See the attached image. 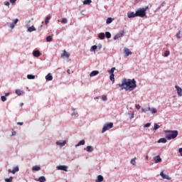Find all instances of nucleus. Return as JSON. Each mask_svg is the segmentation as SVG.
Here are the masks:
<instances>
[{"label": "nucleus", "instance_id": "nucleus-1", "mask_svg": "<svg viewBox=\"0 0 182 182\" xmlns=\"http://www.w3.org/2000/svg\"><path fill=\"white\" fill-rule=\"evenodd\" d=\"M119 87H122V90L123 89L126 90H134L136 87H137V85L136 84V80H127L123 79L121 84H118Z\"/></svg>", "mask_w": 182, "mask_h": 182}, {"label": "nucleus", "instance_id": "nucleus-2", "mask_svg": "<svg viewBox=\"0 0 182 182\" xmlns=\"http://www.w3.org/2000/svg\"><path fill=\"white\" fill-rule=\"evenodd\" d=\"M165 136L167 140H172L173 139H176L177 136H178V131L177 130H166L164 131Z\"/></svg>", "mask_w": 182, "mask_h": 182}, {"label": "nucleus", "instance_id": "nucleus-3", "mask_svg": "<svg viewBox=\"0 0 182 182\" xmlns=\"http://www.w3.org/2000/svg\"><path fill=\"white\" fill-rule=\"evenodd\" d=\"M146 9H139L136 11V16H139V18H144L146 15Z\"/></svg>", "mask_w": 182, "mask_h": 182}, {"label": "nucleus", "instance_id": "nucleus-4", "mask_svg": "<svg viewBox=\"0 0 182 182\" xmlns=\"http://www.w3.org/2000/svg\"><path fill=\"white\" fill-rule=\"evenodd\" d=\"M112 127H113L112 122L107 123L105 125H104L102 133H105V132L109 130V129H112Z\"/></svg>", "mask_w": 182, "mask_h": 182}, {"label": "nucleus", "instance_id": "nucleus-5", "mask_svg": "<svg viewBox=\"0 0 182 182\" xmlns=\"http://www.w3.org/2000/svg\"><path fill=\"white\" fill-rule=\"evenodd\" d=\"M124 35V31H120L119 33H117L114 36V41L119 39V38H122Z\"/></svg>", "mask_w": 182, "mask_h": 182}, {"label": "nucleus", "instance_id": "nucleus-6", "mask_svg": "<svg viewBox=\"0 0 182 182\" xmlns=\"http://www.w3.org/2000/svg\"><path fill=\"white\" fill-rule=\"evenodd\" d=\"M70 56V54L68 52H66V50H63V53L61 54V58H66L67 59H69V57Z\"/></svg>", "mask_w": 182, "mask_h": 182}, {"label": "nucleus", "instance_id": "nucleus-7", "mask_svg": "<svg viewBox=\"0 0 182 182\" xmlns=\"http://www.w3.org/2000/svg\"><path fill=\"white\" fill-rule=\"evenodd\" d=\"M160 176L162 177V178H164L166 180H171V178H170V176H168V175L164 174V171H162L160 173Z\"/></svg>", "mask_w": 182, "mask_h": 182}, {"label": "nucleus", "instance_id": "nucleus-8", "mask_svg": "<svg viewBox=\"0 0 182 182\" xmlns=\"http://www.w3.org/2000/svg\"><path fill=\"white\" fill-rule=\"evenodd\" d=\"M175 88L177 90L178 96H179L181 97L182 96V89H181V87H178V85H176Z\"/></svg>", "mask_w": 182, "mask_h": 182}, {"label": "nucleus", "instance_id": "nucleus-9", "mask_svg": "<svg viewBox=\"0 0 182 182\" xmlns=\"http://www.w3.org/2000/svg\"><path fill=\"white\" fill-rule=\"evenodd\" d=\"M124 53H125V56H129V55H132V52L130 50V49L127 48H124Z\"/></svg>", "mask_w": 182, "mask_h": 182}, {"label": "nucleus", "instance_id": "nucleus-10", "mask_svg": "<svg viewBox=\"0 0 182 182\" xmlns=\"http://www.w3.org/2000/svg\"><path fill=\"white\" fill-rule=\"evenodd\" d=\"M9 173H11L12 174H15L17 171H19V167L16 166L13 170L9 169Z\"/></svg>", "mask_w": 182, "mask_h": 182}, {"label": "nucleus", "instance_id": "nucleus-11", "mask_svg": "<svg viewBox=\"0 0 182 182\" xmlns=\"http://www.w3.org/2000/svg\"><path fill=\"white\" fill-rule=\"evenodd\" d=\"M154 160L156 164H157V163H161V158L159 155L155 156Z\"/></svg>", "mask_w": 182, "mask_h": 182}, {"label": "nucleus", "instance_id": "nucleus-12", "mask_svg": "<svg viewBox=\"0 0 182 182\" xmlns=\"http://www.w3.org/2000/svg\"><path fill=\"white\" fill-rule=\"evenodd\" d=\"M58 170H62L63 171H68V166H57Z\"/></svg>", "mask_w": 182, "mask_h": 182}, {"label": "nucleus", "instance_id": "nucleus-13", "mask_svg": "<svg viewBox=\"0 0 182 182\" xmlns=\"http://www.w3.org/2000/svg\"><path fill=\"white\" fill-rule=\"evenodd\" d=\"M33 56H34V58H39V56H41V52L39 50H34L33 52Z\"/></svg>", "mask_w": 182, "mask_h": 182}, {"label": "nucleus", "instance_id": "nucleus-14", "mask_svg": "<svg viewBox=\"0 0 182 182\" xmlns=\"http://www.w3.org/2000/svg\"><path fill=\"white\" fill-rule=\"evenodd\" d=\"M128 18H136L137 16L136 14L134 12H131L127 14Z\"/></svg>", "mask_w": 182, "mask_h": 182}, {"label": "nucleus", "instance_id": "nucleus-15", "mask_svg": "<svg viewBox=\"0 0 182 182\" xmlns=\"http://www.w3.org/2000/svg\"><path fill=\"white\" fill-rule=\"evenodd\" d=\"M99 73L98 70H93L90 74V77H93V76H97V74Z\"/></svg>", "mask_w": 182, "mask_h": 182}, {"label": "nucleus", "instance_id": "nucleus-16", "mask_svg": "<svg viewBox=\"0 0 182 182\" xmlns=\"http://www.w3.org/2000/svg\"><path fill=\"white\" fill-rule=\"evenodd\" d=\"M103 180H105V178H103V176L99 175V176H97V180L95 181V182H102V181H103Z\"/></svg>", "mask_w": 182, "mask_h": 182}, {"label": "nucleus", "instance_id": "nucleus-17", "mask_svg": "<svg viewBox=\"0 0 182 182\" xmlns=\"http://www.w3.org/2000/svg\"><path fill=\"white\" fill-rule=\"evenodd\" d=\"M53 76H52V75H50V73H48L46 76V80H53Z\"/></svg>", "mask_w": 182, "mask_h": 182}, {"label": "nucleus", "instance_id": "nucleus-18", "mask_svg": "<svg viewBox=\"0 0 182 182\" xmlns=\"http://www.w3.org/2000/svg\"><path fill=\"white\" fill-rule=\"evenodd\" d=\"M33 171H39L41 170V166H34L32 168Z\"/></svg>", "mask_w": 182, "mask_h": 182}, {"label": "nucleus", "instance_id": "nucleus-19", "mask_svg": "<svg viewBox=\"0 0 182 182\" xmlns=\"http://www.w3.org/2000/svg\"><path fill=\"white\" fill-rule=\"evenodd\" d=\"M85 144V140L82 139L78 142L77 145H75V147H79V146H84Z\"/></svg>", "mask_w": 182, "mask_h": 182}, {"label": "nucleus", "instance_id": "nucleus-20", "mask_svg": "<svg viewBox=\"0 0 182 182\" xmlns=\"http://www.w3.org/2000/svg\"><path fill=\"white\" fill-rule=\"evenodd\" d=\"M158 143H167V139L166 138H161L159 139Z\"/></svg>", "mask_w": 182, "mask_h": 182}, {"label": "nucleus", "instance_id": "nucleus-21", "mask_svg": "<svg viewBox=\"0 0 182 182\" xmlns=\"http://www.w3.org/2000/svg\"><path fill=\"white\" fill-rule=\"evenodd\" d=\"M98 38H100V39H101V40L105 39V33H99L98 34Z\"/></svg>", "mask_w": 182, "mask_h": 182}, {"label": "nucleus", "instance_id": "nucleus-22", "mask_svg": "<svg viewBox=\"0 0 182 182\" xmlns=\"http://www.w3.org/2000/svg\"><path fill=\"white\" fill-rule=\"evenodd\" d=\"M52 17L50 16H48L45 20V24L46 25H48V23H49V21H50V18Z\"/></svg>", "mask_w": 182, "mask_h": 182}, {"label": "nucleus", "instance_id": "nucleus-23", "mask_svg": "<svg viewBox=\"0 0 182 182\" xmlns=\"http://www.w3.org/2000/svg\"><path fill=\"white\" fill-rule=\"evenodd\" d=\"M92 4V0H85L83 1V5H90Z\"/></svg>", "mask_w": 182, "mask_h": 182}, {"label": "nucleus", "instance_id": "nucleus-24", "mask_svg": "<svg viewBox=\"0 0 182 182\" xmlns=\"http://www.w3.org/2000/svg\"><path fill=\"white\" fill-rule=\"evenodd\" d=\"M114 70H116V68L113 67L110 70L108 71L109 75H114Z\"/></svg>", "mask_w": 182, "mask_h": 182}, {"label": "nucleus", "instance_id": "nucleus-25", "mask_svg": "<svg viewBox=\"0 0 182 182\" xmlns=\"http://www.w3.org/2000/svg\"><path fill=\"white\" fill-rule=\"evenodd\" d=\"M58 146H60L61 147H63V146H65V144H66V141H63V143H60L59 141H57L56 143Z\"/></svg>", "mask_w": 182, "mask_h": 182}, {"label": "nucleus", "instance_id": "nucleus-26", "mask_svg": "<svg viewBox=\"0 0 182 182\" xmlns=\"http://www.w3.org/2000/svg\"><path fill=\"white\" fill-rule=\"evenodd\" d=\"M38 181H39V182H46V178H45V176H41V177L38 178Z\"/></svg>", "mask_w": 182, "mask_h": 182}, {"label": "nucleus", "instance_id": "nucleus-27", "mask_svg": "<svg viewBox=\"0 0 182 182\" xmlns=\"http://www.w3.org/2000/svg\"><path fill=\"white\" fill-rule=\"evenodd\" d=\"M28 32H33V31H36V28H35V26H32L28 28Z\"/></svg>", "mask_w": 182, "mask_h": 182}, {"label": "nucleus", "instance_id": "nucleus-28", "mask_svg": "<svg viewBox=\"0 0 182 182\" xmlns=\"http://www.w3.org/2000/svg\"><path fill=\"white\" fill-rule=\"evenodd\" d=\"M96 49H97V46H92L90 48V52H95Z\"/></svg>", "mask_w": 182, "mask_h": 182}, {"label": "nucleus", "instance_id": "nucleus-29", "mask_svg": "<svg viewBox=\"0 0 182 182\" xmlns=\"http://www.w3.org/2000/svg\"><path fill=\"white\" fill-rule=\"evenodd\" d=\"M109 79L112 83H114V74H110Z\"/></svg>", "mask_w": 182, "mask_h": 182}, {"label": "nucleus", "instance_id": "nucleus-30", "mask_svg": "<svg viewBox=\"0 0 182 182\" xmlns=\"http://www.w3.org/2000/svg\"><path fill=\"white\" fill-rule=\"evenodd\" d=\"M105 36L107 38V39H110L112 38V34L109 32H106L105 33Z\"/></svg>", "mask_w": 182, "mask_h": 182}, {"label": "nucleus", "instance_id": "nucleus-31", "mask_svg": "<svg viewBox=\"0 0 182 182\" xmlns=\"http://www.w3.org/2000/svg\"><path fill=\"white\" fill-rule=\"evenodd\" d=\"M87 151L92 153L93 151V148L91 146H87Z\"/></svg>", "mask_w": 182, "mask_h": 182}, {"label": "nucleus", "instance_id": "nucleus-32", "mask_svg": "<svg viewBox=\"0 0 182 182\" xmlns=\"http://www.w3.org/2000/svg\"><path fill=\"white\" fill-rule=\"evenodd\" d=\"M46 41H47V42H52V41H53V38H52L51 36H48L46 38Z\"/></svg>", "mask_w": 182, "mask_h": 182}, {"label": "nucleus", "instance_id": "nucleus-33", "mask_svg": "<svg viewBox=\"0 0 182 182\" xmlns=\"http://www.w3.org/2000/svg\"><path fill=\"white\" fill-rule=\"evenodd\" d=\"M111 22H113V18H108L107 19V21H106V23H107V24H109V23H110Z\"/></svg>", "mask_w": 182, "mask_h": 182}, {"label": "nucleus", "instance_id": "nucleus-34", "mask_svg": "<svg viewBox=\"0 0 182 182\" xmlns=\"http://www.w3.org/2000/svg\"><path fill=\"white\" fill-rule=\"evenodd\" d=\"M16 94L18 95V96H21L22 95V91H21V90H16Z\"/></svg>", "mask_w": 182, "mask_h": 182}, {"label": "nucleus", "instance_id": "nucleus-35", "mask_svg": "<svg viewBox=\"0 0 182 182\" xmlns=\"http://www.w3.org/2000/svg\"><path fill=\"white\" fill-rule=\"evenodd\" d=\"M150 110H151V108H150V107L142 109V112H150Z\"/></svg>", "mask_w": 182, "mask_h": 182}, {"label": "nucleus", "instance_id": "nucleus-36", "mask_svg": "<svg viewBox=\"0 0 182 182\" xmlns=\"http://www.w3.org/2000/svg\"><path fill=\"white\" fill-rule=\"evenodd\" d=\"M157 129H160V126L157 124H154V130H157Z\"/></svg>", "mask_w": 182, "mask_h": 182}, {"label": "nucleus", "instance_id": "nucleus-37", "mask_svg": "<svg viewBox=\"0 0 182 182\" xmlns=\"http://www.w3.org/2000/svg\"><path fill=\"white\" fill-rule=\"evenodd\" d=\"M131 164H133V166H136V158L131 160Z\"/></svg>", "mask_w": 182, "mask_h": 182}, {"label": "nucleus", "instance_id": "nucleus-38", "mask_svg": "<svg viewBox=\"0 0 182 182\" xmlns=\"http://www.w3.org/2000/svg\"><path fill=\"white\" fill-rule=\"evenodd\" d=\"M27 78H28L30 80L35 79V75H28Z\"/></svg>", "mask_w": 182, "mask_h": 182}, {"label": "nucleus", "instance_id": "nucleus-39", "mask_svg": "<svg viewBox=\"0 0 182 182\" xmlns=\"http://www.w3.org/2000/svg\"><path fill=\"white\" fill-rule=\"evenodd\" d=\"M12 180H14V178L12 176H11L9 178H6L5 181H6V182H11Z\"/></svg>", "mask_w": 182, "mask_h": 182}, {"label": "nucleus", "instance_id": "nucleus-40", "mask_svg": "<svg viewBox=\"0 0 182 182\" xmlns=\"http://www.w3.org/2000/svg\"><path fill=\"white\" fill-rule=\"evenodd\" d=\"M151 112L152 114H155V113H157V109H156V108H152Z\"/></svg>", "mask_w": 182, "mask_h": 182}, {"label": "nucleus", "instance_id": "nucleus-41", "mask_svg": "<svg viewBox=\"0 0 182 182\" xmlns=\"http://www.w3.org/2000/svg\"><path fill=\"white\" fill-rule=\"evenodd\" d=\"M62 23H68V19L67 18H63L61 20Z\"/></svg>", "mask_w": 182, "mask_h": 182}, {"label": "nucleus", "instance_id": "nucleus-42", "mask_svg": "<svg viewBox=\"0 0 182 182\" xmlns=\"http://www.w3.org/2000/svg\"><path fill=\"white\" fill-rule=\"evenodd\" d=\"M102 100L104 101V102H106V100H107V97L106 95H102Z\"/></svg>", "mask_w": 182, "mask_h": 182}, {"label": "nucleus", "instance_id": "nucleus-43", "mask_svg": "<svg viewBox=\"0 0 182 182\" xmlns=\"http://www.w3.org/2000/svg\"><path fill=\"white\" fill-rule=\"evenodd\" d=\"M1 100L3 102H6V97L5 96H1Z\"/></svg>", "mask_w": 182, "mask_h": 182}, {"label": "nucleus", "instance_id": "nucleus-44", "mask_svg": "<svg viewBox=\"0 0 182 182\" xmlns=\"http://www.w3.org/2000/svg\"><path fill=\"white\" fill-rule=\"evenodd\" d=\"M18 21H19V19H18V18H16V19H14V21H13V24H17L18 23Z\"/></svg>", "mask_w": 182, "mask_h": 182}, {"label": "nucleus", "instance_id": "nucleus-45", "mask_svg": "<svg viewBox=\"0 0 182 182\" xmlns=\"http://www.w3.org/2000/svg\"><path fill=\"white\" fill-rule=\"evenodd\" d=\"M168 55H170V51H165L164 56L167 57Z\"/></svg>", "mask_w": 182, "mask_h": 182}, {"label": "nucleus", "instance_id": "nucleus-46", "mask_svg": "<svg viewBox=\"0 0 182 182\" xmlns=\"http://www.w3.org/2000/svg\"><path fill=\"white\" fill-rule=\"evenodd\" d=\"M10 28H11V29H14V28H15V24H14L13 23H11L10 24Z\"/></svg>", "mask_w": 182, "mask_h": 182}, {"label": "nucleus", "instance_id": "nucleus-47", "mask_svg": "<svg viewBox=\"0 0 182 182\" xmlns=\"http://www.w3.org/2000/svg\"><path fill=\"white\" fill-rule=\"evenodd\" d=\"M135 107H136V109H137V110H140V105H135Z\"/></svg>", "mask_w": 182, "mask_h": 182}, {"label": "nucleus", "instance_id": "nucleus-48", "mask_svg": "<svg viewBox=\"0 0 182 182\" xmlns=\"http://www.w3.org/2000/svg\"><path fill=\"white\" fill-rule=\"evenodd\" d=\"M151 124H150V123H147V124H146L144 125V127H150Z\"/></svg>", "mask_w": 182, "mask_h": 182}, {"label": "nucleus", "instance_id": "nucleus-49", "mask_svg": "<svg viewBox=\"0 0 182 182\" xmlns=\"http://www.w3.org/2000/svg\"><path fill=\"white\" fill-rule=\"evenodd\" d=\"M178 151L182 157V148H179Z\"/></svg>", "mask_w": 182, "mask_h": 182}, {"label": "nucleus", "instance_id": "nucleus-50", "mask_svg": "<svg viewBox=\"0 0 182 182\" xmlns=\"http://www.w3.org/2000/svg\"><path fill=\"white\" fill-rule=\"evenodd\" d=\"M11 4H15L16 2V0H9Z\"/></svg>", "mask_w": 182, "mask_h": 182}, {"label": "nucleus", "instance_id": "nucleus-51", "mask_svg": "<svg viewBox=\"0 0 182 182\" xmlns=\"http://www.w3.org/2000/svg\"><path fill=\"white\" fill-rule=\"evenodd\" d=\"M4 5H6V6H9V1L4 2Z\"/></svg>", "mask_w": 182, "mask_h": 182}, {"label": "nucleus", "instance_id": "nucleus-52", "mask_svg": "<svg viewBox=\"0 0 182 182\" xmlns=\"http://www.w3.org/2000/svg\"><path fill=\"white\" fill-rule=\"evenodd\" d=\"M176 38H178V39H180V31L178 32V33L176 34Z\"/></svg>", "mask_w": 182, "mask_h": 182}, {"label": "nucleus", "instance_id": "nucleus-53", "mask_svg": "<svg viewBox=\"0 0 182 182\" xmlns=\"http://www.w3.org/2000/svg\"><path fill=\"white\" fill-rule=\"evenodd\" d=\"M134 114L132 113V114H131L130 119H134Z\"/></svg>", "mask_w": 182, "mask_h": 182}, {"label": "nucleus", "instance_id": "nucleus-54", "mask_svg": "<svg viewBox=\"0 0 182 182\" xmlns=\"http://www.w3.org/2000/svg\"><path fill=\"white\" fill-rule=\"evenodd\" d=\"M17 124L22 126L23 124V122H17Z\"/></svg>", "mask_w": 182, "mask_h": 182}, {"label": "nucleus", "instance_id": "nucleus-55", "mask_svg": "<svg viewBox=\"0 0 182 182\" xmlns=\"http://www.w3.org/2000/svg\"><path fill=\"white\" fill-rule=\"evenodd\" d=\"M9 95H11L10 92H6V93H5V96H9Z\"/></svg>", "mask_w": 182, "mask_h": 182}, {"label": "nucleus", "instance_id": "nucleus-56", "mask_svg": "<svg viewBox=\"0 0 182 182\" xmlns=\"http://www.w3.org/2000/svg\"><path fill=\"white\" fill-rule=\"evenodd\" d=\"M16 134V132H15V131H14L13 132H12V136H15Z\"/></svg>", "mask_w": 182, "mask_h": 182}, {"label": "nucleus", "instance_id": "nucleus-57", "mask_svg": "<svg viewBox=\"0 0 182 182\" xmlns=\"http://www.w3.org/2000/svg\"><path fill=\"white\" fill-rule=\"evenodd\" d=\"M67 73H68V75H70V70L68 69V70H67Z\"/></svg>", "mask_w": 182, "mask_h": 182}, {"label": "nucleus", "instance_id": "nucleus-58", "mask_svg": "<svg viewBox=\"0 0 182 182\" xmlns=\"http://www.w3.org/2000/svg\"><path fill=\"white\" fill-rule=\"evenodd\" d=\"M145 159H146V160H149V155H146Z\"/></svg>", "mask_w": 182, "mask_h": 182}, {"label": "nucleus", "instance_id": "nucleus-59", "mask_svg": "<svg viewBox=\"0 0 182 182\" xmlns=\"http://www.w3.org/2000/svg\"><path fill=\"white\" fill-rule=\"evenodd\" d=\"M20 106H21V107H22V106H23V102L21 103Z\"/></svg>", "mask_w": 182, "mask_h": 182}, {"label": "nucleus", "instance_id": "nucleus-60", "mask_svg": "<svg viewBox=\"0 0 182 182\" xmlns=\"http://www.w3.org/2000/svg\"><path fill=\"white\" fill-rule=\"evenodd\" d=\"M145 9H146V10L149 9V6L146 7Z\"/></svg>", "mask_w": 182, "mask_h": 182}, {"label": "nucleus", "instance_id": "nucleus-61", "mask_svg": "<svg viewBox=\"0 0 182 182\" xmlns=\"http://www.w3.org/2000/svg\"><path fill=\"white\" fill-rule=\"evenodd\" d=\"M75 116H76V114H74Z\"/></svg>", "mask_w": 182, "mask_h": 182}]
</instances>
